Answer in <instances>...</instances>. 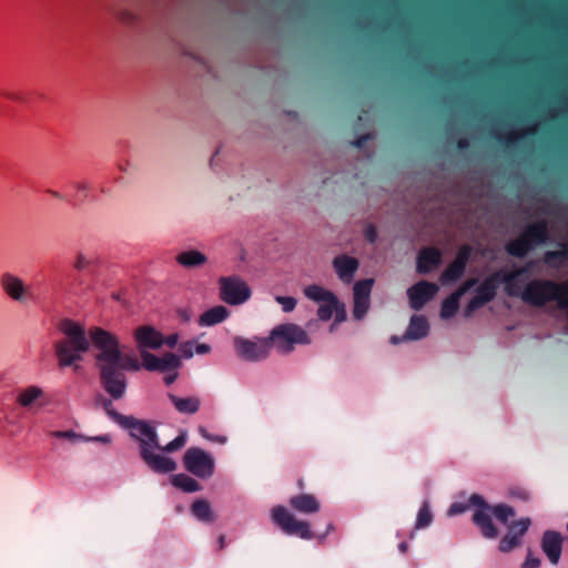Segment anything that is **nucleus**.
Wrapping results in <instances>:
<instances>
[{"instance_id": "obj_52", "label": "nucleus", "mask_w": 568, "mask_h": 568, "mask_svg": "<svg viewBox=\"0 0 568 568\" xmlns=\"http://www.w3.org/2000/svg\"><path fill=\"white\" fill-rule=\"evenodd\" d=\"M89 442H99L103 444H110L111 443V436L110 435H100L95 437H88Z\"/></svg>"}, {"instance_id": "obj_3", "label": "nucleus", "mask_w": 568, "mask_h": 568, "mask_svg": "<svg viewBox=\"0 0 568 568\" xmlns=\"http://www.w3.org/2000/svg\"><path fill=\"white\" fill-rule=\"evenodd\" d=\"M527 272L528 266H523L504 274L503 282L507 295L520 297L524 303L535 307H544L549 302H557L558 307L568 313V280L565 283H558L547 278H535L520 290L518 278Z\"/></svg>"}, {"instance_id": "obj_30", "label": "nucleus", "mask_w": 568, "mask_h": 568, "mask_svg": "<svg viewBox=\"0 0 568 568\" xmlns=\"http://www.w3.org/2000/svg\"><path fill=\"white\" fill-rule=\"evenodd\" d=\"M304 294L307 298L315 302H326L328 300L335 301V294L324 287L313 284L304 288Z\"/></svg>"}, {"instance_id": "obj_48", "label": "nucleus", "mask_w": 568, "mask_h": 568, "mask_svg": "<svg viewBox=\"0 0 568 568\" xmlns=\"http://www.w3.org/2000/svg\"><path fill=\"white\" fill-rule=\"evenodd\" d=\"M469 506H471L469 503L468 504L454 503L450 505V507L448 509V515L455 516V515L463 514L468 509Z\"/></svg>"}, {"instance_id": "obj_24", "label": "nucleus", "mask_w": 568, "mask_h": 568, "mask_svg": "<svg viewBox=\"0 0 568 568\" xmlns=\"http://www.w3.org/2000/svg\"><path fill=\"white\" fill-rule=\"evenodd\" d=\"M43 396H44V393H43L42 388L39 386L32 385V386H29V387L22 389L19 393V395L17 397V402L20 406H22L24 408H31L37 404L42 406L43 404L40 403V400L43 398Z\"/></svg>"}, {"instance_id": "obj_36", "label": "nucleus", "mask_w": 568, "mask_h": 568, "mask_svg": "<svg viewBox=\"0 0 568 568\" xmlns=\"http://www.w3.org/2000/svg\"><path fill=\"white\" fill-rule=\"evenodd\" d=\"M433 521V514L428 503H424L418 510L415 528L423 529L428 527Z\"/></svg>"}, {"instance_id": "obj_25", "label": "nucleus", "mask_w": 568, "mask_h": 568, "mask_svg": "<svg viewBox=\"0 0 568 568\" xmlns=\"http://www.w3.org/2000/svg\"><path fill=\"white\" fill-rule=\"evenodd\" d=\"M229 316V310L223 305L214 306L200 316L201 326H213L223 322Z\"/></svg>"}, {"instance_id": "obj_51", "label": "nucleus", "mask_w": 568, "mask_h": 568, "mask_svg": "<svg viewBox=\"0 0 568 568\" xmlns=\"http://www.w3.org/2000/svg\"><path fill=\"white\" fill-rule=\"evenodd\" d=\"M194 351L200 354V355H204V354H207L210 353L211 351V346L207 345V344H204V343H201V344H195V348Z\"/></svg>"}, {"instance_id": "obj_58", "label": "nucleus", "mask_w": 568, "mask_h": 568, "mask_svg": "<svg viewBox=\"0 0 568 568\" xmlns=\"http://www.w3.org/2000/svg\"><path fill=\"white\" fill-rule=\"evenodd\" d=\"M398 549H399V551H400L402 554H405V552L407 551V549H408V545H407V542H405V541L400 542V544L398 545Z\"/></svg>"}, {"instance_id": "obj_41", "label": "nucleus", "mask_w": 568, "mask_h": 568, "mask_svg": "<svg viewBox=\"0 0 568 568\" xmlns=\"http://www.w3.org/2000/svg\"><path fill=\"white\" fill-rule=\"evenodd\" d=\"M369 308V300L354 298L353 315L356 320H362Z\"/></svg>"}, {"instance_id": "obj_34", "label": "nucleus", "mask_w": 568, "mask_h": 568, "mask_svg": "<svg viewBox=\"0 0 568 568\" xmlns=\"http://www.w3.org/2000/svg\"><path fill=\"white\" fill-rule=\"evenodd\" d=\"M374 284L373 278L362 280L354 285V298L369 300L371 291Z\"/></svg>"}, {"instance_id": "obj_39", "label": "nucleus", "mask_w": 568, "mask_h": 568, "mask_svg": "<svg viewBox=\"0 0 568 568\" xmlns=\"http://www.w3.org/2000/svg\"><path fill=\"white\" fill-rule=\"evenodd\" d=\"M51 436L59 439H67L72 443L89 442L87 436L75 433L74 430H54L51 433Z\"/></svg>"}, {"instance_id": "obj_29", "label": "nucleus", "mask_w": 568, "mask_h": 568, "mask_svg": "<svg viewBox=\"0 0 568 568\" xmlns=\"http://www.w3.org/2000/svg\"><path fill=\"white\" fill-rule=\"evenodd\" d=\"M171 483L174 487L180 488L185 493H195L202 489V486L197 480L185 474L173 475L171 477Z\"/></svg>"}, {"instance_id": "obj_59", "label": "nucleus", "mask_w": 568, "mask_h": 568, "mask_svg": "<svg viewBox=\"0 0 568 568\" xmlns=\"http://www.w3.org/2000/svg\"><path fill=\"white\" fill-rule=\"evenodd\" d=\"M219 546H220V549L224 548V546H225V537H224V535H221L219 537Z\"/></svg>"}, {"instance_id": "obj_4", "label": "nucleus", "mask_w": 568, "mask_h": 568, "mask_svg": "<svg viewBox=\"0 0 568 568\" xmlns=\"http://www.w3.org/2000/svg\"><path fill=\"white\" fill-rule=\"evenodd\" d=\"M58 329L64 335V338L54 343V354L59 367L73 366L74 369H79L80 366L77 363L81 362L83 359L82 355L90 349L91 336L88 337L84 327L80 323L70 318L60 321Z\"/></svg>"}, {"instance_id": "obj_35", "label": "nucleus", "mask_w": 568, "mask_h": 568, "mask_svg": "<svg viewBox=\"0 0 568 568\" xmlns=\"http://www.w3.org/2000/svg\"><path fill=\"white\" fill-rule=\"evenodd\" d=\"M187 435L185 432H182L179 436H176L173 440L168 443L166 445L162 446L160 444V447H156L155 450H159L161 453H174L181 448H183L186 444Z\"/></svg>"}, {"instance_id": "obj_44", "label": "nucleus", "mask_w": 568, "mask_h": 568, "mask_svg": "<svg viewBox=\"0 0 568 568\" xmlns=\"http://www.w3.org/2000/svg\"><path fill=\"white\" fill-rule=\"evenodd\" d=\"M275 301L282 305L283 311L286 313L292 312L297 303V301L291 296H276Z\"/></svg>"}, {"instance_id": "obj_42", "label": "nucleus", "mask_w": 568, "mask_h": 568, "mask_svg": "<svg viewBox=\"0 0 568 568\" xmlns=\"http://www.w3.org/2000/svg\"><path fill=\"white\" fill-rule=\"evenodd\" d=\"M495 138L499 143H503L507 146L515 144L519 140V135L515 134L514 132H498L496 133Z\"/></svg>"}, {"instance_id": "obj_62", "label": "nucleus", "mask_w": 568, "mask_h": 568, "mask_svg": "<svg viewBox=\"0 0 568 568\" xmlns=\"http://www.w3.org/2000/svg\"><path fill=\"white\" fill-rule=\"evenodd\" d=\"M50 193H51L54 197H58V199H60V197H61V195H60L58 192H55V191H51Z\"/></svg>"}, {"instance_id": "obj_53", "label": "nucleus", "mask_w": 568, "mask_h": 568, "mask_svg": "<svg viewBox=\"0 0 568 568\" xmlns=\"http://www.w3.org/2000/svg\"><path fill=\"white\" fill-rule=\"evenodd\" d=\"M369 135H362V136H358L357 139H355L352 144L356 148H362L365 142L368 140Z\"/></svg>"}, {"instance_id": "obj_32", "label": "nucleus", "mask_w": 568, "mask_h": 568, "mask_svg": "<svg viewBox=\"0 0 568 568\" xmlns=\"http://www.w3.org/2000/svg\"><path fill=\"white\" fill-rule=\"evenodd\" d=\"M544 262L551 266H560L564 263L568 262V248L564 247L559 251H547L544 254Z\"/></svg>"}, {"instance_id": "obj_38", "label": "nucleus", "mask_w": 568, "mask_h": 568, "mask_svg": "<svg viewBox=\"0 0 568 568\" xmlns=\"http://www.w3.org/2000/svg\"><path fill=\"white\" fill-rule=\"evenodd\" d=\"M142 358L141 367L150 372H160V357L150 353L149 351L139 352Z\"/></svg>"}, {"instance_id": "obj_17", "label": "nucleus", "mask_w": 568, "mask_h": 568, "mask_svg": "<svg viewBox=\"0 0 568 568\" xmlns=\"http://www.w3.org/2000/svg\"><path fill=\"white\" fill-rule=\"evenodd\" d=\"M134 339L139 352L159 349L163 345V335L150 325L138 327Z\"/></svg>"}, {"instance_id": "obj_55", "label": "nucleus", "mask_w": 568, "mask_h": 568, "mask_svg": "<svg viewBox=\"0 0 568 568\" xmlns=\"http://www.w3.org/2000/svg\"><path fill=\"white\" fill-rule=\"evenodd\" d=\"M176 378H178V372L175 371L173 374L166 375L164 377V383L166 385H171L172 383L175 382Z\"/></svg>"}, {"instance_id": "obj_56", "label": "nucleus", "mask_w": 568, "mask_h": 568, "mask_svg": "<svg viewBox=\"0 0 568 568\" xmlns=\"http://www.w3.org/2000/svg\"><path fill=\"white\" fill-rule=\"evenodd\" d=\"M513 495L523 499V500H527L529 498V495L527 491L525 490H518V491H513Z\"/></svg>"}, {"instance_id": "obj_11", "label": "nucleus", "mask_w": 568, "mask_h": 568, "mask_svg": "<svg viewBox=\"0 0 568 568\" xmlns=\"http://www.w3.org/2000/svg\"><path fill=\"white\" fill-rule=\"evenodd\" d=\"M0 287L2 292L12 301L23 304L29 296V287L16 274L3 272L0 275Z\"/></svg>"}, {"instance_id": "obj_7", "label": "nucleus", "mask_w": 568, "mask_h": 568, "mask_svg": "<svg viewBox=\"0 0 568 568\" xmlns=\"http://www.w3.org/2000/svg\"><path fill=\"white\" fill-rule=\"evenodd\" d=\"M271 517L273 523L281 528L283 532L290 536H298L302 539L310 540L315 537L311 529V525L306 520L297 519L284 506H275L272 508Z\"/></svg>"}, {"instance_id": "obj_9", "label": "nucleus", "mask_w": 568, "mask_h": 568, "mask_svg": "<svg viewBox=\"0 0 568 568\" xmlns=\"http://www.w3.org/2000/svg\"><path fill=\"white\" fill-rule=\"evenodd\" d=\"M219 282L221 298L230 305L243 304L251 296L248 285L239 276L221 277Z\"/></svg>"}, {"instance_id": "obj_46", "label": "nucleus", "mask_w": 568, "mask_h": 568, "mask_svg": "<svg viewBox=\"0 0 568 568\" xmlns=\"http://www.w3.org/2000/svg\"><path fill=\"white\" fill-rule=\"evenodd\" d=\"M194 348H195V342H193V341H187V342L181 343L179 346L180 353L185 358H191L193 356V354L195 352Z\"/></svg>"}, {"instance_id": "obj_15", "label": "nucleus", "mask_w": 568, "mask_h": 568, "mask_svg": "<svg viewBox=\"0 0 568 568\" xmlns=\"http://www.w3.org/2000/svg\"><path fill=\"white\" fill-rule=\"evenodd\" d=\"M564 537L556 530L544 531L540 540V547L551 565H557L562 552Z\"/></svg>"}, {"instance_id": "obj_23", "label": "nucleus", "mask_w": 568, "mask_h": 568, "mask_svg": "<svg viewBox=\"0 0 568 568\" xmlns=\"http://www.w3.org/2000/svg\"><path fill=\"white\" fill-rule=\"evenodd\" d=\"M169 399L180 414L193 415L201 407V399L196 396L179 397L174 394H169Z\"/></svg>"}, {"instance_id": "obj_14", "label": "nucleus", "mask_w": 568, "mask_h": 568, "mask_svg": "<svg viewBox=\"0 0 568 568\" xmlns=\"http://www.w3.org/2000/svg\"><path fill=\"white\" fill-rule=\"evenodd\" d=\"M438 291L435 283L419 281L407 290L409 305L413 310L419 311Z\"/></svg>"}, {"instance_id": "obj_27", "label": "nucleus", "mask_w": 568, "mask_h": 568, "mask_svg": "<svg viewBox=\"0 0 568 568\" xmlns=\"http://www.w3.org/2000/svg\"><path fill=\"white\" fill-rule=\"evenodd\" d=\"M192 515L200 521L212 523L215 519L213 509L206 499H196L191 505Z\"/></svg>"}, {"instance_id": "obj_8", "label": "nucleus", "mask_w": 568, "mask_h": 568, "mask_svg": "<svg viewBox=\"0 0 568 568\" xmlns=\"http://www.w3.org/2000/svg\"><path fill=\"white\" fill-rule=\"evenodd\" d=\"M183 465L192 475L207 479L213 476L215 463L213 457L204 449L190 447L183 456Z\"/></svg>"}, {"instance_id": "obj_45", "label": "nucleus", "mask_w": 568, "mask_h": 568, "mask_svg": "<svg viewBox=\"0 0 568 568\" xmlns=\"http://www.w3.org/2000/svg\"><path fill=\"white\" fill-rule=\"evenodd\" d=\"M486 305L483 301H480L478 297L474 296L468 304L465 307V316H470L475 311Z\"/></svg>"}, {"instance_id": "obj_20", "label": "nucleus", "mask_w": 568, "mask_h": 568, "mask_svg": "<svg viewBox=\"0 0 568 568\" xmlns=\"http://www.w3.org/2000/svg\"><path fill=\"white\" fill-rule=\"evenodd\" d=\"M442 263V253L436 247H424L417 256V272L419 274L429 273Z\"/></svg>"}, {"instance_id": "obj_61", "label": "nucleus", "mask_w": 568, "mask_h": 568, "mask_svg": "<svg viewBox=\"0 0 568 568\" xmlns=\"http://www.w3.org/2000/svg\"><path fill=\"white\" fill-rule=\"evenodd\" d=\"M334 527H333V524H328L327 526V530L324 535H322L320 538L321 540L325 539L326 535L329 532V530H332Z\"/></svg>"}, {"instance_id": "obj_28", "label": "nucleus", "mask_w": 568, "mask_h": 568, "mask_svg": "<svg viewBox=\"0 0 568 568\" xmlns=\"http://www.w3.org/2000/svg\"><path fill=\"white\" fill-rule=\"evenodd\" d=\"M206 261V256L196 250L185 251L176 256V262L186 268L201 266L205 264Z\"/></svg>"}, {"instance_id": "obj_63", "label": "nucleus", "mask_w": 568, "mask_h": 568, "mask_svg": "<svg viewBox=\"0 0 568 568\" xmlns=\"http://www.w3.org/2000/svg\"><path fill=\"white\" fill-rule=\"evenodd\" d=\"M200 433L205 436L206 438H209V436L205 434V429L203 427L200 428Z\"/></svg>"}, {"instance_id": "obj_54", "label": "nucleus", "mask_w": 568, "mask_h": 568, "mask_svg": "<svg viewBox=\"0 0 568 568\" xmlns=\"http://www.w3.org/2000/svg\"><path fill=\"white\" fill-rule=\"evenodd\" d=\"M470 145L469 140L466 138H462L457 141V149L458 150H466Z\"/></svg>"}, {"instance_id": "obj_37", "label": "nucleus", "mask_w": 568, "mask_h": 568, "mask_svg": "<svg viewBox=\"0 0 568 568\" xmlns=\"http://www.w3.org/2000/svg\"><path fill=\"white\" fill-rule=\"evenodd\" d=\"M181 366V359L174 353H165L160 357V372L176 371Z\"/></svg>"}, {"instance_id": "obj_10", "label": "nucleus", "mask_w": 568, "mask_h": 568, "mask_svg": "<svg viewBox=\"0 0 568 568\" xmlns=\"http://www.w3.org/2000/svg\"><path fill=\"white\" fill-rule=\"evenodd\" d=\"M237 355L247 362H258L270 354V342L267 338L251 341L236 336L233 341Z\"/></svg>"}, {"instance_id": "obj_57", "label": "nucleus", "mask_w": 568, "mask_h": 568, "mask_svg": "<svg viewBox=\"0 0 568 568\" xmlns=\"http://www.w3.org/2000/svg\"><path fill=\"white\" fill-rule=\"evenodd\" d=\"M79 194H81L83 197L87 196L88 185L84 183H80L77 185Z\"/></svg>"}, {"instance_id": "obj_5", "label": "nucleus", "mask_w": 568, "mask_h": 568, "mask_svg": "<svg viewBox=\"0 0 568 568\" xmlns=\"http://www.w3.org/2000/svg\"><path fill=\"white\" fill-rule=\"evenodd\" d=\"M469 504L477 507L473 515V523L479 528L485 538L494 539L498 536V529L491 520V514L501 524L507 525L509 518L516 515L515 509L506 504H498L491 507L483 496L473 494Z\"/></svg>"}, {"instance_id": "obj_2", "label": "nucleus", "mask_w": 568, "mask_h": 568, "mask_svg": "<svg viewBox=\"0 0 568 568\" xmlns=\"http://www.w3.org/2000/svg\"><path fill=\"white\" fill-rule=\"evenodd\" d=\"M103 406L108 416L122 428L128 429L131 438L138 442L139 455L150 470L156 474L176 470L178 465L174 459L154 452L160 447V439L155 427L150 422L118 413L112 408L111 399H104Z\"/></svg>"}, {"instance_id": "obj_43", "label": "nucleus", "mask_w": 568, "mask_h": 568, "mask_svg": "<svg viewBox=\"0 0 568 568\" xmlns=\"http://www.w3.org/2000/svg\"><path fill=\"white\" fill-rule=\"evenodd\" d=\"M477 278H468L465 281L454 293L453 296H456L457 300H460L473 286L477 284Z\"/></svg>"}, {"instance_id": "obj_1", "label": "nucleus", "mask_w": 568, "mask_h": 568, "mask_svg": "<svg viewBox=\"0 0 568 568\" xmlns=\"http://www.w3.org/2000/svg\"><path fill=\"white\" fill-rule=\"evenodd\" d=\"M92 345L99 351L95 356L102 388L113 398L121 399L126 390L125 371L138 372L141 368L139 359L121 351L118 337L101 327L90 331Z\"/></svg>"}, {"instance_id": "obj_6", "label": "nucleus", "mask_w": 568, "mask_h": 568, "mask_svg": "<svg viewBox=\"0 0 568 568\" xmlns=\"http://www.w3.org/2000/svg\"><path fill=\"white\" fill-rule=\"evenodd\" d=\"M281 354H290L296 344L307 345L311 339L305 329L296 324L286 323L274 327L267 338Z\"/></svg>"}, {"instance_id": "obj_33", "label": "nucleus", "mask_w": 568, "mask_h": 568, "mask_svg": "<svg viewBox=\"0 0 568 568\" xmlns=\"http://www.w3.org/2000/svg\"><path fill=\"white\" fill-rule=\"evenodd\" d=\"M458 308L459 300H457L456 296H453L450 294L442 303L440 316L446 320L450 318L457 313Z\"/></svg>"}, {"instance_id": "obj_50", "label": "nucleus", "mask_w": 568, "mask_h": 568, "mask_svg": "<svg viewBox=\"0 0 568 568\" xmlns=\"http://www.w3.org/2000/svg\"><path fill=\"white\" fill-rule=\"evenodd\" d=\"M178 342H179V334L178 333L170 334L166 337L163 336V345H166V346H169L171 348L176 346Z\"/></svg>"}, {"instance_id": "obj_13", "label": "nucleus", "mask_w": 568, "mask_h": 568, "mask_svg": "<svg viewBox=\"0 0 568 568\" xmlns=\"http://www.w3.org/2000/svg\"><path fill=\"white\" fill-rule=\"evenodd\" d=\"M471 252L473 250L469 245H463L458 250L454 261L450 264H448V266L440 275V283L443 285L454 283L462 278V276L465 274L466 266L470 258Z\"/></svg>"}, {"instance_id": "obj_22", "label": "nucleus", "mask_w": 568, "mask_h": 568, "mask_svg": "<svg viewBox=\"0 0 568 568\" xmlns=\"http://www.w3.org/2000/svg\"><path fill=\"white\" fill-rule=\"evenodd\" d=\"M333 265L341 281L351 283L359 263L355 257L339 255L334 258Z\"/></svg>"}, {"instance_id": "obj_64", "label": "nucleus", "mask_w": 568, "mask_h": 568, "mask_svg": "<svg viewBox=\"0 0 568 568\" xmlns=\"http://www.w3.org/2000/svg\"><path fill=\"white\" fill-rule=\"evenodd\" d=\"M298 486H300V488H303V481L302 480L298 481Z\"/></svg>"}, {"instance_id": "obj_26", "label": "nucleus", "mask_w": 568, "mask_h": 568, "mask_svg": "<svg viewBox=\"0 0 568 568\" xmlns=\"http://www.w3.org/2000/svg\"><path fill=\"white\" fill-rule=\"evenodd\" d=\"M334 312H336L337 320H344L345 311L344 307L339 304L338 298L335 296V301H326L322 304L317 310V315L322 321H328L332 318Z\"/></svg>"}, {"instance_id": "obj_31", "label": "nucleus", "mask_w": 568, "mask_h": 568, "mask_svg": "<svg viewBox=\"0 0 568 568\" xmlns=\"http://www.w3.org/2000/svg\"><path fill=\"white\" fill-rule=\"evenodd\" d=\"M505 250L509 255L523 258L529 253V251H531V247L520 235L518 239L509 241L506 244Z\"/></svg>"}, {"instance_id": "obj_47", "label": "nucleus", "mask_w": 568, "mask_h": 568, "mask_svg": "<svg viewBox=\"0 0 568 568\" xmlns=\"http://www.w3.org/2000/svg\"><path fill=\"white\" fill-rule=\"evenodd\" d=\"M541 560L534 556L531 549H528L525 561L523 562V568H539Z\"/></svg>"}, {"instance_id": "obj_21", "label": "nucleus", "mask_w": 568, "mask_h": 568, "mask_svg": "<svg viewBox=\"0 0 568 568\" xmlns=\"http://www.w3.org/2000/svg\"><path fill=\"white\" fill-rule=\"evenodd\" d=\"M504 274L505 273L503 272H496L485 278L483 283L477 287L475 296L483 301L485 304L493 301L496 296L499 284L504 283Z\"/></svg>"}, {"instance_id": "obj_49", "label": "nucleus", "mask_w": 568, "mask_h": 568, "mask_svg": "<svg viewBox=\"0 0 568 568\" xmlns=\"http://www.w3.org/2000/svg\"><path fill=\"white\" fill-rule=\"evenodd\" d=\"M364 237L368 243H375L377 240V231L373 224H367L364 229Z\"/></svg>"}, {"instance_id": "obj_60", "label": "nucleus", "mask_w": 568, "mask_h": 568, "mask_svg": "<svg viewBox=\"0 0 568 568\" xmlns=\"http://www.w3.org/2000/svg\"><path fill=\"white\" fill-rule=\"evenodd\" d=\"M124 21L131 22L133 20V16L129 12H125L122 17Z\"/></svg>"}, {"instance_id": "obj_18", "label": "nucleus", "mask_w": 568, "mask_h": 568, "mask_svg": "<svg viewBox=\"0 0 568 568\" xmlns=\"http://www.w3.org/2000/svg\"><path fill=\"white\" fill-rule=\"evenodd\" d=\"M520 235L532 250L535 246L544 244L548 241V223L545 220L530 223L526 226Z\"/></svg>"}, {"instance_id": "obj_16", "label": "nucleus", "mask_w": 568, "mask_h": 568, "mask_svg": "<svg viewBox=\"0 0 568 568\" xmlns=\"http://www.w3.org/2000/svg\"><path fill=\"white\" fill-rule=\"evenodd\" d=\"M429 324L424 315H413L403 336L394 335L390 342L395 345L405 341H418L428 335Z\"/></svg>"}, {"instance_id": "obj_19", "label": "nucleus", "mask_w": 568, "mask_h": 568, "mask_svg": "<svg viewBox=\"0 0 568 568\" xmlns=\"http://www.w3.org/2000/svg\"><path fill=\"white\" fill-rule=\"evenodd\" d=\"M288 505L293 510L302 515L316 514L321 509V503L312 494L294 495L290 498Z\"/></svg>"}, {"instance_id": "obj_40", "label": "nucleus", "mask_w": 568, "mask_h": 568, "mask_svg": "<svg viewBox=\"0 0 568 568\" xmlns=\"http://www.w3.org/2000/svg\"><path fill=\"white\" fill-rule=\"evenodd\" d=\"M95 263V258L93 256H89L84 253H78L75 256V261L73 263V267L79 271H85L90 268Z\"/></svg>"}, {"instance_id": "obj_12", "label": "nucleus", "mask_w": 568, "mask_h": 568, "mask_svg": "<svg viewBox=\"0 0 568 568\" xmlns=\"http://www.w3.org/2000/svg\"><path fill=\"white\" fill-rule=\"evenodd\" d=\"M530 525L531 521L528 517L513 521L508 526V532L500 539L498 549L501 552H510L515 548L519 547L523 542V537L528 531Z\"/></svg>"}]
</instances>
